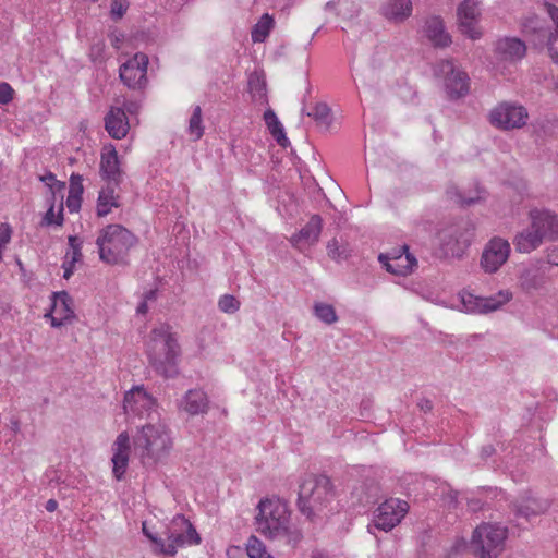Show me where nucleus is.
Wrapping results in <instances>:
<instances>
[{
  "label": "nucleus",
  "mask_w": 558,
  "mask_h": 558,
  "mask_svg": "<svg viewBox=\"0 0 558 558\" xmlns=\"http://www.w3.org/2000/svg\"><path fill=\"white\" fill-rule=\"evenodd\" d=\"M256 529L270 539L283 541L292 548L303 538L299 529L290 526V512L279 499H263L257 506Z\"/></svg>",
  "instance_id": "obj_1"
},
{
  "label": "nucleus",
  "mask_w": 558,
  "mask_h": 558,
  "mask_svg": "<svg viewBox=\"0 0 558 558\" xmlns=\"http://www.w3.org/2000/svg\"><path fill=\"white\" fill-rule=\"evenodd\" d=\"M180 347L177 337L170 331L169 326H160L153 329L148 342V359L156 373L172 378L178 375V357Z\"/></svg>",
  "instance_id": "obj_2"
},
{
  "label": "nucleus",
  "mask_w": 558,
  "mask_h": 558,
  "mask_svg": "<svg viewBox=\"0 0 558 558\" xmlns=\"http://www.w3.org/2000/svg\"><path fill=\"white\" fill-rule=\"evenodd\" d=\"M134 449L145 466H154L167 458L172 449L169 429L163 423H148L133 438Z\"/></svg>",
  "instance_id": "obj_3"
},
{
  "label": "nucleus",
  "mask_w": 558,
  "mask_h": 558,
  "mask_svg": "<svg viewBox=\"0 0 558 558\" xmlns=\"http://www.w3.org/2000/svg\"><path fill=\"white\" fill-rule=\"evenodd\" d=\"M333 498L330 480L325 475L306 477L300 485L298 508L307 519L313 520Z\"/></svg>",
  "instance_id": "obj_4"
},
{
  "label": "nucleus",
  "mask_w": 558,
  "mask_h": 558,
  "mask_svg": "<svg viewBox=\"0 0 558 558\" xmlns=\"http://www.w3.org/2000/svg\"><path fill=\"white\" fill-rule=\"evenodd\" d=\"M136 242V236L121 225L107 226L96 240L100 259L112 265L122 263Z\"/></svg>",
  "instance_id": "obj_5"
},
{
  "label": "nucleus",
  "mask_w": 558,
  "mask_h": 558,
  "mask_svg": "<svg viewBox=\"0 0 558 558\" xmlns=\"http://www.w3.org/2000/svg\"><path fill=\"white\" fill-rule=\"evenodd\" d=\"M507 529L484 523L477 526L470 542L471 551L478 558H497L505 547Z\"/></svg>",
  "instance_id": "obj_6"
},
{
  "label": "nucleus",
  "mask_w": 558,
  "mask_h": 558,
  "mask_svg": "<svg viewBox=\"0 0 558 558\" xmlns=\"http://www.w3.org/2000/svg\"><path fill=\"white\" fill-rule=\"evenodd\" d=\"M409 504L399 498H389L374 511L373 526L389 532L397 526L409 511ZM372 525H368L371 531Z\"/></svg>",
  "instance_id": "obj_7"
},
{
  "label": "nucleus",
  "mask_w": 558,
  "mask_h": 558,
  "mask_svg": "<svg viewBox=\"0 0 558 558\" xmlns=\"http://www.w3.org/2000/svg\"><path fill=\"white\" fill-rule=\"evenodd\" d=\"M437 74L445 80V89L450 99L464 97L469 93V76L454 68L452 61L442 60L437 65Z\"/></svg>",
  "instance_id": "obj_8"
},
{
  "label": "nucleus",
  "mask_w": 558,
  "mask_h": 558,
  "mask_svg": "<svg viewBox=\"0 0 558 558\" xmlns=\"http://www.w3.org/2000/svg\"><path fill=\"white\" fill-rule=\"evenodd\" d=\"M147 66L148 57L137 52L120 66V78L129 88L142 89L147 84Z\"/></svg>",
  "instance_id": "obj_9"
},
{
  "label": "nucleus",
  "mask_w": 558,
  "mask_h": 558,
  "mask_svg": "<svg viewBox=\"0 0 558 558\" xmlns=\"http://www.w3.org/2000/svg\"><path fill=\"white\" fill-rule=\"evenodd\" d=\"M527 110L520 105L504 102L490 112V122L504 130L520 129L526 124Z\"/></svg>",
  "instance_id": "obj_10"
},
{
  "label": "nucleus",
  "mask_w": 558,
  "mask_h": 558,
  "mask_svg": "<svg viewBox=\"0 0 558 558\" xmlns=\"http://www.w3.org/2000/svg\"><path fill=\"white\" fill-rule=\"evenodd\" d=\"M481 17L478 0H463L457 8L459 31L472 40L480 39L482 32L477 24Z\"/></svg>",
  "instance_id": "obj_11"
},
{
  "label": "nucleus",
  "mask_w": 558,
  "mask_h": 558,
  "mask_svg": "<svg viewBox=\"0 0 558 558\" xmlns=\"http://www.w3.org/2000/svg\"><path fill=\"white\" fill-rule=\"evenodd\" d=\"M510 254V244L501 238L492 239L485 246L481 266L487 274L496 272L507 260Z\"/></svg>",
  "instance_id": "obj_12"
},
{
  "label": "nucleus",
  "mask_w": 558,
  "mask_h": 558,
  "mask_svg": "<svg viewBox=\"0 0 558 558\" xmlns=\"http://www.w3.org/2000/svg\"><path fill=\"white\" fill-rule=\"evenodd\" d=\"M459 226H450L439 232L441 248L447 256L460 257L470 245L472 233Z\"/></svg>",
  "instance_id": "obj_13"
},
{
  "label": "nucleus",
  "mask_w": 558,
  "mask_h": 558,
  "mask_svg": "<svg viewBox=\"0 0 558 558\" xmlns=\"http://www.w3.org/2000/svg\"><path fill=\"white\" fill-rule=\"evenodd\" d=\"M511 299L512 293L509 290H500L488 298H480L468 293L462 296V304L466 312L488 313L498 310Z\"/></svg>",
  "instance_id": "obj_14"
},
{
  "label": "nucleus",
  "mask_w": 558,
  "mask_h": 558,
  "mask_svg": "<svg viewBox=\"0 0 558 558\" xmlns=\"http://www.w3.org/2000/svg\"><path fill=\"white\" fill-rule=\"evenodd\" d=\"M531 227L544 241L558 240V217L549 210H531Z\"/></svg>",
  "instance_id": "obj_15"
},
{
  "label": "nucleus",
  "mask_w": 558,
  "mask_h": 558,
  "mask_svg": "<svg viewBox=\"0 0 558 558\" xmlns=\"http://www.w3.org/2000/svg\"><path fill=\"white\" fill-rule=\"evenodd\" d=\"M100 174L108 185L118 186L122 180V170L118 153L112 145L105 146L100 158Z\"/></svg>",
  "instance_id": "obj_16"
},
{
  "label": "nucleus",
  "mask_w": 558,
  "mask_h": 558,
  "mask_svg": "<svg viewBox=\"0 0 558 558\" xmlns=\"http://www.w3.org/2000/svg\"><path fill=\"white\" fill-rule=\"evenodd\" d=\"M113 456H112V472L114 477L120 481L128 468L129 464V454H130V437L126 432H123L118 435L116 441L113 442Z\"/></svg>",
  "instance_id": "obj_17"
},
{
  "label": "nucleus",
  "mask_w": 558,
  "mask_h": 558,
  "mask_svg": "<svg viewBox=\"0 0 558 558\" xmlns=\"http://www.w3.org/2000/svg\"><path fill=\"white\" fill-rule=\"evenodd\" d=\"M402 250L407 253L404 257L401 254L393 258H390L388 254L379 255L378 259L388 272L397 276H407L417 266V260L408 252V246L404 245Z\"/></svg>",
  "instance_id": "obj_18"
},
{
  "label": "nucleus",
  "mask_w": 558,
  "mask_h": 558,
  "mask_svg": "<svg viewBox=\"0 0 558 558\" xmlns=\"http://www.w3.org/2000/svg\"><path fill=\"white\" fill-rule=\"evenodd\" d=\"M495 51L501 60L518 62L526 54V45L517 37H505L496 43Z\"/></svg>",
  "instance_id": "obj_19"
},
{
  "label": "nucleus",
  "mask_w": 558,
  "mask_h": 558,
  "mask_svg": "<svg viewBox=\"0 0 558 558\" xmlns=\"http://www.w3.org/2000/svg\"><path fill=\"white\" fill-rule=\"evenodd\" d=\"M424 33L436 48H446L452 43L450 34L446 31L444 20L440 16H429L425 21Z\"/></svg>",
  "instance_id": "obj_20"
},
{
  "label": "nucleus",
  "mask_w": 558,
  "mask_h": 558,
  "mask_svg": "<svg viewBox=\"0 0 558 558\" xmlns=\"http://www.w3.org/2000/svg\"><path fill=\"white\" fill-rule=\"evenodd\" d=\"M323 228V220L319 215H313L310 221L290 239L292 245L302 248L305 245H312L318 241Z\"/></svg>",
  "instance_id": "obj_21"
},
{
  "label": "nucleus",
  "mask_w": 558,
  "mask_h": 558,
  "mask_svg": "<svg viewBox=\"0 0 558 558\" xmlns=\"http://www.w3.org/2000/svg\"><path fill=\"white\" fill-rule=\"evenodd\" d=\"M105 129L113 138L125 137L130 129L126 114L122 108L113 107L105 117Z\"/></svg>",
  "instance_id": "obj_22"
},
{
  "label": "nucleus",
  "mask_w": 558,
  "mask_h": 558,
  "mask_svg": "<svg viewBox=\"0 0 558 558\" xmlns=\"http://www.w3.org/2000/svg\"><path fill=\"white\" fill-rule=\"evenodd\" d=\"M520 286L526 292H533L545 287L547 268L542 265H531L520 275Z\"/></svg>",
  "instance_id": "obj_23"
},
{
  "label": "nucleus",
  "mask_w": 558,
  "mask_h": 558,
  "mask_svg": "<svg viewBox=\"0 0 558 558\" xmlns=\"http://www.w3.org/2000/svg\"><path fill=\"white\" fill-rule=\"evenodd\" d=\"M155 405V399L143 388L136 386L124 396V409L142 414V410H150Z\"/></svg>",
  "instance_id": "obj_24"
},
{
  "label": "nucleus",
  "mask_w": 558,
  "mask_h": 558,
  "mask_svg": "<svg viewBox=\"0 0 558 558\" xmlns=\"http://www.w3.org/2000/svg\"><path fill=\"white\" fill-rule=\"evenodd\" d=\"M548 508L547 501L538 500L534 497L526 496L520 499H517L512 504V510L517 517H522L525 519H530L532 517L538 515L546 511Z\"/></svg>",
  "instance_id": "obj_25"
},
{
  "label": "nucleus",
  "mask_w": 558,
  "mask_h": 558,
  "mask_svg": "<svg viewBox=\"0 0 558 558\" xmlns=\"http://www.w3.org/2000/svg\"><path fill=\"white\" fill-rule=\"evenodd\" d=\"M380 12L388 21L401 23L411 15L412 2L411 0H388Z\"/></svg>",
  "instance_id": "obj_26"
},
{
  "label": "nucleus",
  "mask_w": 558,
  "mask_h": 558,
  "mask_svg": "<svg viewBox=\"0 0 558 558\" xmlns=\"http://www.w3.org/2000/svg\"><path fill=\"white\" fill-rule=\"evenodd\" d=\"M181 408L190 415L204 414L208 410L207 395L201 389H191L185 393Z\"/></svg>",
  "instance_id": "obj_27"
},
{
  "label": "nucleus",
  "mask_w": 558,
  "mask_h": 558,
  "mask_svg": "<svg viewBox=\"0 0 558 558\" xmlns=\"http://www.w3.org/2000/svg\"><path fill=\"white\" fill-rule=\"evenodd\" d=\"M352 499L362 506L375 504L379 496V486L374 480H366L355 486L351 493Z\"/></svg>",
  "instance_id": "obj_28"
},
{
  "label": "nucleus",
  "mask_w": 558,
  "mask_h": 558,
  "mask_svg": "<svg viewBox=\"0 0 558 558\" xmlns=\"http://www.w3.org/2000/svg\"><path fill=\"white\" fill-rule=\"evenodd\" d=\"M543 240L531 226L522 232L518 233L513 240L515 250L520 253H531L541 246Z\"/></svg>",
  "instance_id": "obj_29"
},
{
  "label": "nucleus",
  "mask_w": 558,
  "mask_h": 558,
  "mask_svg": "<svg viewBox=\"0 0 558 558\" xmlns=\"http://www.w3.org/2000/svg\"><path fill=\"white\" fill-rule=\"evenodd\" d=\"M264 120H265L271 135L276 140V142L280 146L287 147L290 144V142H289L288 137L286 136L283 126L280 123V121L278 120L276 113L271 109H268L264 113Z\"/></svg>",
  "instance_id": "obj_30"
},
{
  "label": "nucleus",
  "mask_w": 558,
  "mask_h": 558,
  "mask_svg": "<svg viewBox=\"0 0 558 558\" xmlns=\"http://www.w3.org/2000/svg\"><path fill=\"white\" fill-rule=\"evenodd\" d=\"M167 536V543L161 538L159 545V553L174 556L179 547H182L186 544L185 535L182 532H173L171 529H167L165 532Z\"/></svg>",
  "instance_id": "obj_31"
},
{
  "label": "nucleus",
  "mask_w": 558,
  "mask_h": 558,
  "mask_svg": "<svg viewBox=\"0 0 558 558\" xmlns=\"http://www.w3.org/2000/svg\"><path fill=\"white\" fill-rule=\"evenodd\" d=\"M301 112L302 114L313 118L315 122L325 130H328L331 124V110L325 102H317L313 110L308 112H306L303 107Z\"/></svg>",
  "instance_id": "obj_32"
},
{
  "label": "nucleus",
  "mask_w": 558,
  "mask_h": 558,
  "mask_svg": "<svg viewBox=\"0 0 558 558\" xmlns=\"http://www.w3.org/2000/svg\"><path fill=\"white\" fill-rule=\"evenodd\" d=\"M522 31L526 36L534 35L543 43L547 38V28L536 15L526 16L522 21Z\"/></svg>",
  "instance_id": "obj_33"
},
{
  "label": "nucleus",
  "mask_w": 558,
  "mask_h": 558,
  "mask_svg": "<svg viewBox=\"0 0 558 558\" xmlns=\"http://www.w3.org/2000/svg\"><path fill=\"white\" fill-rule=\"evenodd\" d=\"M114 189L113 185H107V189L99 193L97 202V215L99 217L108 215L112 207L119 206L114 197Z\"/></svg>",
  "instance_id": "obj_34"
},
{
  "label": "nucleus",
  "mask_w": 558,
  "mask_h": 558,
  "mask_svg": "<svg viewBox=\"0 0 558 558\" xmlns=\"http://www.w3.org/2000/svg\"><path fill=\"white\" fill-rule=\"evenodd\" d=\"M52 311L63 316V319H69L74 316V312L71 307L73 301L68 292H56L53 294Z\"/></svg>",
  "instance_id": "obj_35"
},
{
  "label": "nucleus",
  "mask_w": 558,
  "mask_h": 558,
  "mask_svg": "<svg viewBox=\"0 0 558 558\" xmlns=\"http://www.w3.org/2000/svg\"><path fill=\"white\" fill-rule=\"evenodd\" d=\"M274 23L272 16L265 13L252 29V40L254 43H263L268 37Z\"/></svg>",
  "instance_id": "obj_36"
},
{
  "label": "nucleus",
  "mask_w": 558,
  "mask_h": 558,
  "mask_svg": "<svg viewBox=\"0 0 558 558\" xmlns=\"http://www.w3.org/2000/svg\"><path fill=\"white\" fill-rule=\"evenodd\" d=\"M314 314L325 324H333L338 320L335 307L330 304L317 302L314 304Z\"/></svg>",
  "instance_id": "obj_37"
},
{
  "label": "nucleus",
  "mask_w": 558,
  "mask_h": 558,
  "mask_svg": "<svg viewBox=\"0 0 558 558\" xmlns=\"http://www.w3.org/2000/svg\"><path fill=\"white\" fill-rule=\"evenodd\" d=\"M189 133L193 136L194 141H198L204 134V126L202 124V108L195 106L193 113L189 121Z\"/></svg>",
  "instance_id": "obj_38"
},
{
  "label": "nucleus",
  "mask_w": 558,
  "mask_h": 558,
  "mask_svg": "<svg viewBox=\"0 0 558 558\" xmlns=\"http://www.w3.org/2000/svg\"><path fill=\"white\" fill-rule=\"evenodd\" d=\"M172 523H173V525L180 526V527L186 526V533H184L186 544H190V545L195 544L196 545V544L201 543V537H199L198 533L196 532L194 526L190 523V521L184 518V515H177L173 519Z\"/></svg>",
  "instance_id": "obj_39"
},
{
  "label": "nucleus",
  "mask_w": 558,
  "mask_h": 558,
  "mask_svg": "<svg viewBox=\"0 0 558 558\" xmlns=\"http://www.w3.org/2000/svg\"><path fill=\"white\" fill-rule=\"evenodd\" d=\"M40 180L49 186L52 201H54L57 193L62 194V192L65 190V183L58 181L56 175L51 172L41 177Z\"/></svg>",
  "instance_id": "obj_40"
},
{
  "label": "nucleus",
  "mask_w": 558,
  "mask_h": 558,
  "mask_svg": "<svg viewBox=\"0 0 558 558\" xmlns=\"http://www.w3.org/2000/svg\"><path fill=\"white\" fill-rule=\"evenodd\" d=\"M266 551L265 545L255 536L248 538L246 545L247 558H260Z\"/></svg>",
  "instance_id": "obj_41"
},
{
  "label": "nucleus",
  "mask_w": 558,
  "mask_h": 558,
  "mask_svg": "<svg viewBox=\"0 0 558 558\" xmlns=\"http://www.w3.org/2000/svg\"><path fill=\"white\" fill-rule=\"evenodd\" d=\"M218 306L225 313H235L240 307V302L231 294H225L219 299Z\"/></svg>",
  "instance_id": "obj_42"
},
{
  "label": "nucleus",
  "mask_w": 558,
  "mask_h": 558,
  "mask_svg": "<svg viewBox=\"0 0 558 558\" xmlns=\"http://www.w3.org/2000/svg\"><path fill=\"white\" fill-rule=\"evenodd\" d=\"M44 222L48 226H50V225L61 226L63 223V204L62 203L60 204L59 213L56 216L54 215V205L52 203L44 217Z\"/></svg>",
  "instance_id": "obj_43"
},
{
  "label": "nucleus",
  "mask_w": 558,
  "mask_h": 558,
  "mask_svg": "<svg viewBox=\"0 0 558 558\" xmlns=\"http://www.w3.org/2000/svg\"><path fill=\"white\" fill-rule=\"evenodd\" d=\"M68 242L72 250L71 257L69 256V258L71 259V263H77L82 257V241L75 235H70L68 238Z\"/></svg>",
  "instance_id": "obj_44"
},
{
  "label": "nucleus",
  "mask_w": 558,
  "mask_h": 558,
  "mask_svg": "<svg viewBox=\"0 0 558 558\" xmlns=\"http://www.w3.org/2000/svg\"><path fill=\"white\" fill-rule=\"evenodd\" d=\"M545 41L550 60L558 65V35L547 36Z\"/></svg>",
  "instance_id": "obj_45"
},
{
  "label": "nucleus",
  "mask_w": 558,
  "mask_h": 558,
  "mask_svg": "<svg viewBox=\"0 0 558 558\" xmlns=\"http://www.w3.org/2000/svg\"><path fill=\"white\" fill-rule=\"evenodd\" d=\"M129 3L126 0H112L111 2V16L114 20H120L125 14Z\"/></svg>",
  "instance_id": "obj_46"
},
{
  "label": "nucleus",
  "mask_w": 558,
  "mask_h": 558,
  "mask_svg": "<svg viewBox=\"0 0 558 558\" xmlns=\"http://www.w3.org/2000/svg\"><path fill=\"white\" fill-rule=\"evenodd\" d=\"M82 182V175L73 173L70 178L69 194L82 195L84 191Z\"/></svg>",
  "instance_id": "obj_47"
},
{
  "label": "nucleus",
  "mask_w": 558,
  "mask_h": 558,
  "mask_svg": "<svg viewBox=\"0 0 558 558\" xmlns=\"http://www.w3.org/2000/svg\"><path fill=\"white\" fill-rule=\"evenodd\" d=\"M547 13L553 20L555 24V31H550L547 28V36H555L558 35V8L554 4H546Z\"/></svg>",
  "instance_id": "obj_48"
},
{
  "label": "nucleus",
  "mask_w": 558,
  "mask_h": 558,
  "mask_svg": "<svg viewBox=\"0 0 558 558\" xmlns=\"http://www.w3.org/2000/svg\"><path fill=\"white\" fill-rule=\"evenodd\" d=\"M265 82L256 74L251 75L248 80V86L251 90L257 92L260 96L265 90Z\"/></svg>",
  "instance_id": "obj_49"
},
{
  "label": "nucleus",
  "mask_w": 558,
  "mask_h": 558,
  "mask_svg": "<svg viewBox=\"0 0 558 558\" xmlns=\"http://www.w3.org/2000/svg\"><path fill=\"white\" fill-rule=\"evenodd\" d=\"M13 98V89L8 83H0V104L7 105Z\"/></svg>",
  "instance_id": "obj_50"
},
{
  "label": "nucleus",
  "mask_w": 558,
  "mask_h": 558,
  "mask_svg": "<svg viewBox=\"0 0 558 558\" xmlns=\"http://www.w3.org/2000/svg\"><path fill=\"white\" fill-rule=\"evenodd\" d=\"M12 234V229L7 222H2L0 225V246L5 247V245L10 242Z\"/></svg>",
  "instance_id": "obj_51"
},
{
  "label": "nucleus",
  "mask_w": 558,
  "mask_h": 558,
  "mask_svg": "<svg viewBox=\"0 0 558 558\" xmlns=\"http://www.w3.org/2000/svg\"><path fill=\"white\" fill-rule=\"evenodd\" d=\"M82 195L69 194L66 198V207L71 213H76L81 208Z\"/></svg>",
  "instance_id": "obj_52"
},
{
  "label": "nucleus",
  "mask_w": 558,
  "mask_h": 558,
  "mask_svg": "<svg viewBox=\"0 0 558 558\" xmlns=\"http://www.w3.org/2000/svg\"><path fill=\"white\" fill-rule=\"evenodd\" d=\"M142 531H143V534L159 548L161 538L150 532L146 522H143Z\"/></svg>",
  "instance_id": "obj_53"
},
{
  "label": "nucleus",
  "mask_w": 558,
  "mask_h": 558,
  "mask_svg": "<svg viewBox=\"0 0 558 558\" xmlns=\"http://www.w3.org/2000/svg\"><path fill=\"white\" fill-rule=\"evenodd\" d=\"M327 250H328V255L331 257V258H339L341 257V253L339 252V247H338V242L337 240H332L328 243L327 245Z\"/></svg>",
  "instance_id": "obj_54"
},
{
  "label": "nucleus",
  "mask_w": 558,
  "mask_h": 558,
  "mask_svg": "<svg viewBox=\"0 0 558 558\" xmlns=\"http://www.w3.org/2000/svg\"><path fill=\"white\" fill-rule=\"evenodd\" d=\"M69 255H70V253L66 254L65 260L62 265V268L64 269L63 277L65 279H69L72 276L73 270H74V265H75V263H71V259H69Z\"/></svg>",
  "instance_id": "obj_55"
},
{
  "label": "nucleus",
  "mask_w": 558,
  "mask_h": 558,
  "mask_svg": "<svg viewBox=\"0 0 558 558\" xmlns=\"http://www.w3.org/2000/svg\"><path fill=\"white\" fill-rule=\"evenodd\" d=\"M418 407L422 411L424 412H429L432 411L433 409V403L430 400L428 399H422L420 402H418Z\"/></svg>",
  "instance_id": "obj_56"
},
{
  "label": "nucleus",
  "mask_w": 558,
  "mask_h": 558,
  "mask_svg": "<svg viewBox=\"0 0 558 558\" xmlns=\"http://www.w3.org/2000/svg\"><path fill=\"white\" fill-rule=\"evenodd\" d=\"M481 199H482V196H480V194H477L474 197H465V196L461 197L462 204L468 205V206L474 205L477 202H480Z\"/></svg>",
  "instance_id": "obj_57"
},
{
  "label": "nucleus",
  "mask_w": 558,
  "mask_h": 558,
  "mask_svg": "<svg viewBox=\"0 0 558 558\" xmlns=\"http://www.w3.org/2000/svg\"><path fill=\"white\" fill-rule=\"evenodd\" d=\"M494 452H495V448H494L492 445H487V446H484V447L482 448V452H481V454H482V457H483V458H488V457H490Z\"/></svg>",
  "instance_id": "obj_58"
},
{
  "label": "nucleus",
  "mask_w": 558,
  "mask_h": 558,
  "mask_svg": "<svg viewBox=\"0 0 558 558\" xmlns=\"http://www.w3.org/2000/svg\"><path fill=\"white\" fill-rule=\"evenodd\" d=\"M58 507V502L57 500L54 499H49L47 502H46V510L49 511V512H53Z\"/></svg>",
  "instance_id": "obj_59"
},
{
  "label": "nucleus",
  "mask_w": 558,
  "mask_h": 558,
  "mask_svg": "<svg viewBox=\"0 0 558 558\" xmlns=\"http://www.w3.org/2000/svg\"><path fill=\"white\" fill-rule=\"evenodd\" d=\"M148 310L147 302L143 301L136 308L137 314H146Z\"/></svg>",
  "instance_id": "obj_60"
},
{
  "label": "nucleus",
  "mask_w": 558,
  "mask_h": 558,
  "mask_svg": "<svg viewBox=\"0 0 558 558\" xmlns=\"http://www.w3.org/2000/svg\"><path fill=\"white\" fill-rule=\"evenodd\" d=\"M156 294H157V291L156 290H149L147 291L145 294H144V300L143 301H149V300H155L156 299Z\"/></svg>",
  "instance_id": "obj_61"
},
{
  "label": "nucleus",
  "mask_w": 558,
  "mask_h": 558,
  "mask_svg": "<svg viewBox=\"0 0 558 558\" xmlns=\"http://www.w3.org/2000/svg\"><path fill=\"white\" fill-rule=\"evenodd\" d=\"M549 260H550V263L558 266V247L556 250H554L551 252V254H549Z\"/></svg>",
  "instance_id": "obj_62"
},
{
  "label": "nucleus",
  "mask_w": 558,
  "mask_h": 558,
  "mask_svg": "<svg viewBox=\"0 0 558 558\" xmlns=\"http://www.w3.org/2000/svg\"><path fill=\"white\" fill-rule=\"evenodd\" d=\"M64 320L65 319H63V316L61 318H56V317L51 316V326L52 327H60V326H62Z\"/></svg>",
  "instance_id": "obj_63"
},
{
  "label": "nucleus",
  "mask_w": 558,
  "mask_h": 558,
  "mask_svg": "<svg viewBox=\"0 0 558 558\" xmlns=\"http://www.w3.org/2000/svg\"><path fill=\"white\" fill-rule=\"evenodd\" d=\"M11 429L14 433H17L20 430V422L16 418L11 420Z\"/></svg>",
  "instance_id": "obj_64"
}]
</instances>
